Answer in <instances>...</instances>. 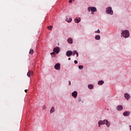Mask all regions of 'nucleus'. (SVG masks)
<instances>
[{
	"instance_id": "1",
	"label": "nucleus",
	"mask_w": 131,
	"mask_h": 131,
	"mask_svg": "<svg viewBox=\"0 0 131 131\" xmlns=\"http://www.w3.org/2000/svg\"><path fill=\"white\" fill-rule=\"evenodd\" d=\"M103 124H106V125L109 127L110 126V122L108 121L107 120H100L98 122V126L99 127H101V125Z\"/></svg>"
},
{
	"instance_id": "2",
	"label": "nucleus",
	"mask_w": 131,
	"mask_h": 131,
	"mask_svg": "<svg viewBox=\"0 0 131 131\" xmlns=\"http://www.w3.org/2000/svg\"><path fill=\"white\" fill-rule=\"evenodd\" d=\"M122 35L125 38H127V37H129V32L128 30H125L122 32Z\"/></svg>"
},
{
	"instance_id": "3",
	"label": "nucleus",
	"mask_w": 131,
	"mask_h": 131,
	"mask_svg": "<svg viewBox=\"0 0 131 131\" xmlns=\"http://www.w3.org/2000/svg\"><path fill=\"white\" fill-rule=\"evenodd\" d=\"M106 12L107 14H110V15H113V10H112V8L109 7L106 9Z\"/></svg>"
},
{
	"instance_id": "4",
	"label": "nucleus",
	"mask_w": 131,
	"mask_h": 131,
	"mask_svg": "<svg viewBox=\"0 0 131 131\" xmlns=\"http://www.w3.org/2000/svg\"><path fill=\"white\" fill-rule=\"evenodd\" d=\"M73 54V52H72V51L69 50V51H67L66 56H67V57H71V56H72Z\"/></svg>"
},
{
	"instance_id": "5",
	"label": "nucleus",
	"mask_w": 131,
	"mask_h": 131,
	"mask_svg": "<svg viewBox=\"0 0 131 131\" xmlns=\"http://www.w3.org/2000/svg\"><path fill=\"white\" fill-rule=\"evenodd\" d=\"M53 52H55L56 54H59L60 52V48L59 47H55L53 49Z\"/></svg>"
},
{
	"instance_id": "6",
	"label": "nucleus",
	"mask_w": 131,
	"mask_h": 131,
	"mask_svg": "<svg viewBox=\"0 0 131 131\" xmlns=\"http://www.w3.org/2000/svg\"><path fill=\"white\" fill-rule=\"evenodd\" d=\"M60 66H61V65L60 64V63H56L54 66V68L56 70H60Z\"/></svg>"
},
{
	"instance_id": "7",
	"label": "nucleus",
	"mask_w": 131,
	"mask_h": 131,
	"mask_svg": "<svg viewBox=\"0 0 131 131\" xmlns=\"http://www.w3.org/2000/svg\"><path fill=\"white\" fill-rule=\"evenodd\" d=\"M88 9L89 11L90 10L91 12H97V8L96 7H89Z\"/></svg>"
},
{
	"instance_id": "8",
	"label": "nucleus",
	"mask_w": 131,
	"mask_h": 131,
	"mask_svg": "<svg viewBox=\"0 0 131 131\" xmlns=\"http://www.w3.org/2000/svg\"><path fill=\"white\" fill-rule=\"evenodd\" d=\"M33 75V71H29L27 73V76H28V77H31V76H32Z\"/></svg>"
},
{
	"instance_id": "9",
	"label": "nucleus",
	"mask_w": 131,
	"mask_h": 131,
	"mask_svg": "<svg viewBox=\"0 0 131 131\" xmlns=\"http://www.w3.org/2000/svg\"><path fill=\"white\" fill-rule=\"evenodd\" d=\"M116 109L118 111H121L123 109V106L122 105H118L116 107Z\"/></svg>"
},
{
	"instance_id": "10",
	"label": "nucleus",
	"mask_w": 131,
	"mask_h": 131,
	"mask_svg": "<svg viewBox=\"0 0 131 131\" xmlns=\"http://www.w3.org/2000/svg\"><path fill=\"white\" fill-rule=\"evenodd\" d=\"M130 114V112H128V111H126V112H124L123 113V115L124 116H129V115Z\"/></svg>"
},
{
	"instance_id": "11",
	"label": "nucleus",
	"mask_w": 131,
	"mask_h": 131,
	"mask_svg": "<svg viewBox=\"0 0 131 131\" xmlns=\"http://www.w3.org/2000/svg\"><path fill=\"white\" fill-rule=\"evenodd\" d=\"M124 97L125 98V99H126L127 100H129V99L130 98V95H129V94H127V93H125L124 94Z\"/></svg>"
},
{
	"instance_id": "12",
	"label": "nucleus",
	"mask_w": 131,
	"mask_h": 131,
	"mask_svg": "<svg viewBox=\"0 0 131 131\" xmlns=\"http://www.w3.org/2000/svg\"><path fill=\"white\" fill-rule=\"evenodd\" d=\"M72 95L73 97H74V98H76V97H77V92L76 91H74L72 93Z\"/></svg>"
},
{
	"instance_id": "13",
	"label": "nucleus",
	"mask_w": 131,
	"mask_h": 131,
	"mask_svg": "<svg viewBox=\"0 0 131 131\" xmlns=\"http://www.w3.org/2000/svg\"><path fill=\"white\" fill-rule=\"evenodd\" d=\"M66 21H67V22H68V23H69L70 22H71L72 21V18L70 17H67V19H66Z\"/></svg>"
},
{
	"instance_id": "14",
	"label": "nucleus",
	"mask_w": 131,
	"mask_h": 131,
	"mask_svg": "<svg viewBox=\"0 0 131 131\" xmlns=\"http://www.w3.org/2000/svg\"><path fill=\"white\" fill-rule=\"evenodd\" d=\"M68 42H69V43H73V40H72V38H69L68 39Z\"/></svg>"
},
{
	"instance_id": "15",
	"label": "nucleus",
	"mask_w": 131,
	"mask_h": 131,
	"mask_svg": "<svg viewBox=\"0 0 131 131\" xmlns=\"http://www.w3.org/2000/svg\"><path fill=\"white\" fill-rule=\"evenodd\" d=\"M33 53H34V50H33V49H31L30 50L29 54H30V55H32V54H33Z\"/></svg>"
},
{
	"instance_id": "16",
	"label": "nucleus",
	"mask_w": 131,
	"mask_h": 131,
	"mask_svg": "<svg viewBox=\"0 0 131 131\" xmlns=\"http://www.w3.org/2000/svg\"><path fill=\"white\" fill-rule=\"evenodd\" d=\"M103 83H104V81L103 80H100L98 82V84H99V85H102V84H103Z\"/></svg>"
},
{
	"instance_id": "17",
	"label": "nucleus",
	"mask_w": 131,
	"mask_h": 131,
	"mask_svg": "<svg viewBox=\"0 0 131 131\" xmlns=\"http://www.w3.org/2000/svg\"><path fill=\"white\" fill-rule=\"evenodd\" d=\"M101 38V37L100 36V35H96L95 36V39L97 40H100V39Z\"/></svg>"
},
{
	"instance_id": "18",
	"label": "nucleus",
	"mask_w": 131,
	"mask_h": 131,
	"mask_svg": "<svg viewBox=\"0 0 131 131\" xmlns=\"http://www.w3.org/2000/svg\"><path fill=\"white\" fill-rule=\"evenodd\" d=\"M75 22L76 23H78L79 22H80V18H76L75 19Z\"/></svg>"
},
{
	"instance_id": "19",
	"label": "nucleus",
	"mask_w": 131,
	"mask_h": 131,
	"mask_svg": "<svg viewBox=\"0 0 131 131\" xmlns=\"http://www.w3.org/2000/svg\"><path fill=\"white\" fill-rule=\"evenodd\" d=\"M89 89L92 90V89H94V85L93 84H90L88 85Z\"/></svg>"
},
{
	"instance_id": "20",
	"label": "nucleus",
	"mask_w": 131,
	"mask_h": 131,
	"mask_svg": "<svg viewBox=\"0 0 131 131\" xmlns=\"http://www.w3.org/2000/svg\"><path fill=\"white\" fill-rule=\"evenodd\" d=\"M55 111V107H52L50 110V113H53Z\"/></svg>"
},
{
	"instance_id": "21",
	"label": "nucleus",
	"mask_w": 131,
	"mask_h": 131,
	"mask_svg": "<svg viewBox=\"0 0 131 131\" xmlns=\"http://www.w3.org/2000/svg\"><path fill=\"white\" fill-rule=\"evenodd\" d=\"M77 55V57H78V53H77V51H73V55Z\"/></svg>"
},
{
	"instance_id": "22",
	"label": "nucleus",
	"mask_w": 131,
	"mask_h": 131,
	"mask_svg": "<svg viewBox=\"0 0 131 131\" xmlns=\"http://www.w3.org/2000/svg\"><path fill=\"white\" fill-rule=\"evenodd\" d=\"M48 29H49V30H52V28H53V26H48L47 27Z\"/></svg>"
},
{
	"instance_id": "23",
	"label": "nucleus",
	"mask_w": 131,
	"mask_h": 131,
	"mask_svg": "<svg viewBox=\"0 0 131 131\" xmlns=\"http://www.w3.org/2000/svg\"><path fill=\"white\" fill-rule=\"evenodd\" d=\"M55 52H54L53 51V52H52L51 53V56H53V57H55V55H56V54H55Z\"/></svg>"
},
{
	"instance_id": "24",
	"label": "nucleus",
	"mask_w": 131,
	"mask_h": 131,
	"mask_svg": "<svg viewBox=\"0 0 131 131\" xmlns=\"http://www.w3.org/2000/svg\"><path fill=\"white\" fill-rule=\"evenodd\" d=\"M78 68L79 69H82L83 68V66H79Z\"/></svg>"
},
{
	"instance_id": "25",
	"label": "nucleus",
	"mask_w": 131,
	"mask_h": 131,
	"mask_svg": "<svg viewBox=\"0 0 131 131\" xmlns=\"http://www.w3.org/2000/svg\"><path fill=\"white\" fill-rule=\"evenodd\" d=\"M100 30H98L97 31H96L95 32V33H100Z\"/></svg>"
},
{
	"instance_id": "26",
	"label": "nucleus",
	"mask_w": 131,
	"mask_h": 131,
	"mask_svg": "<svg viewBox=\"0 0 131 131\" xmlns=\"http://www.w3.org/2000/svg\"><path fill=\"white\" fill-rule=\"evenodd\" d=\"M75 64H77L78 62L77 60H74Z\"/></svg>"
},
{
	"instance_id": "27",
	"label": "nucleus",
	"mask_w": 131,
	"mask_h": 131,
	"mask_svg": "<svg viewBox=\"0 0 131 131\" xmlns=\"http://www.w3.org/2000/svg\"><path fill=\"white\" fill-rule=\"evenodd\" d=\"M78 100L79 102H80V101H81V99L80 98L78 99Z\"/></svg>"
},
{
	"instance_id": "28",
	"label": "nucleus",
	"mask_w": 131,
	"mask_h": 131,
	"mask_svg": "<svg viewBox=\"0 0 131 131\" xmlns=\"http://www.w3.org/2000/svg\"><path fill=\"white\" fill-rule=\"evenodd\" d=\"M46 109V106H43V110H45Z\"/></svg>"
},
{
	"instance_id": "29",
	"label": "nucleus",
	"mask_w": 131,
	"mask_h": 131,
	"mask_svg": "<svg viewBox=\"0 0 131 131\" xmlns=\"http://www.w3.org/2000/svg\"><path fill=\"white\" fill-rule=\"evenodd\" d=\"M25 93H27V92H28V90H25Z\"/></svg>"
},
{
	"instance_id": "30",
	"label": "nucleus",
	"mask_w": 131,
	"mask_h": 131,
	"mask_svg": "<svg viewBox=\"0 0 131 131\" xmlns=\"http://www.w3.org/2000/svg\"><path fill=\"white\" fill-rule=\"evenodd\" d=\"M69 3H72V0H70V1H69Z\"/></svg>"
},
{
	"instance_id": "31",
	"label": "nucleus",
	"mask_w": 131,
	"mask_h": 131,
	"mask_svg": "<svg viewBox=\"0 0 131 131\" xmlns=\"http://www.w3.org/2000/svg\"><path fill=\"white\" fill-rule=\"evenodd\" d=\"M70 84H71V82H70V81H69V85H70Z\"/></svg>"
},
{
	"instance_id": "32",
	"label": "nucleus",
	"mask_w": 131,
	"mask_h": 131,
	"mask_svg": "<svg viewBox=\"0 0 131 131\" xmlns=\"http://www.w3.org/2000/svg\"><path fill=\"white\" fill-rule=\"evenodd\" d=\"M68 60H71V58H69Z\"/></svg>"
},
{
	"instance_id": "33",
	"label": "nucleus",
	"mask_w": 131,
	"mask_h": 131,
	"mask_svg": "<svg viewBox=\"0 0 131 131\" xmlns=\"http://www.w3.org/2000/svg\"><path fill=\"white\" fill-rule=\"evenodd\" d=\"M91 14H94V12H92V13H91Z\"/></svg>"
},
{
	"instance_id": "34",
	"label": "nucleus",
	"mask_w": 131,
	"mask_h": 131,
	"mask_svg": "<svg viewBox=\"0 0 131 131\" xmlns=\"http://www.w3.org/2000/svg\"><path fill=\"white\" fill-rule=\"evenodd\" d=\"M129 127H131L130 125H129Z\"/></svg>"
},
{
	"instance_id": "35",
	"label": "nucleus",
	"mask_w": 131,
	"mask_h": 131,
	"mask_svg": "<svg viewBox=\"0 0 131 131\" xmlns=\"http://www.w3.org/2000/svg\"><path fill=\"white\" fill-rule=\"evenodd\" d=\"M109 110V109H107V111Z\"/></svg>"
}]
</instances>
